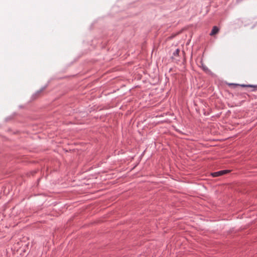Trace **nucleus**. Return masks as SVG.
<instances>
[{
    "mask_svg": "<svg viewBox=\"0 0 257 257\" xmlns=\"http://www.w3.org/2000/svg\"><path fill=\"white\" fill-rule=\"evenodd\" d=\"M229 86H232L233 87H236L237 86H240L242 87H250L252 88V91H257V85H250V84H238L235 83H229L228 84Z\"/></svg>",
    "mask_w": 257,
    "mask_h": 257,
    "instance_id": "nucleus-1",
    "label": "nucleus"
},
{
    "mask_svg": "<svg viewBox=\"0 0 257 257\" xmlns=\"http://www.w3.org/2000/svg\"><path fill=\"white\" fill-rule=\"evenodd\" d=\"M229 172V171L227 170H221V171H217V172H215L212 173L211 174V175L213 177H216L220 176H222V175H223L224 174H225L228 173Z\"/></svg>",
    "mask_w": 257,
    "mask_h": 257,
    "instance_id": "nucleus-2",
    "label": "nucleus"
},
{
    "mask_svg": "<svg viewBox=\"0 0 257 257\" xmlns=\"http://www.w3.org/2000/svg\"><path fill=\"white\" fill-rule=\"evenodd\" d=\"M46 86H44L42 88H41L40 90H38L33 95V97L34 98H36L37 97H38L41 93H42L46 88Z\"/></svg>",
    "mask_w": 257,
    "mask_h": 257,
    "instance_id": "nucleus-3",
    "label": "nucleus"
},
{
    "mask_svg": "<svg viewBox=\"0 0 257 257\" xmlns=\"http://www.w3.org/2000/svg\"><path fill=\"white\" fill-rule=\"evenodd\" d=\"M219 32V29L216 26H214L211 30V33H210V36H213Z\"/></svg>",
    "mask_w": 257,
    "mask_h": 257,
    "instance_id": "nucleus-4",
    "label": "nucleus"
},
{
    "mask_svg": "<svg viewBox=\"0 0 257 257\" xmlns=\"http://www.w3.org/2000/svg\"><path fill=\"white\" fill-rule=\"evenodd\" d=\"M180 52V50L179 49H176L175 50V51L173 53L172 59H175L176 57H178L179 55Z\"/></svg>",
    "mask_w": 257,
    "mask_h": 257,
    "instance_id": "nucleus-5",
    "label": "nucleus"
},
{
    "mask_svg": "<svg viewBox=\"0 0 257 257\" xmlns=\"http://www.w3.org/2000/svg\"><path fill=\"white\" fill-rule=\"evenodd\" d=\"M202 70L207 73H209L210 72V70L208 68V67L204 64H202L201 66Z\"/></svg>",
    "mask_w": 257,
    "mask_h": 257,
    "instance_id": "nucleus-6",
    "label": "nucleus"
},
{
    "mask_svg": "<svg viewBox=\"0 0 257 257\" xmlns=\"http://www.w3.org/2000/svg\"><path fill=\"white\" fill-rule=\"evenodd\" d=\"M242 95H243V97H245V95H246V94H243Z\"/></svg>",
    "mask_w": 257,
    "mask_h": 257,
    "instance_id": "nucleus-7",
    "label": "nucleus"
}]
</instances>
